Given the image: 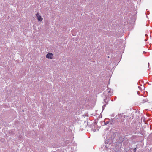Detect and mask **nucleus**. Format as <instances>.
<instances>
[{
	"label": "nucleus",
	"instance_id": "nucleus-1",
	"mask_svg": "<svg viewBox=\"0 0 152 152\" xmlns=\"http://www.w3.org/2000/svg\"><path fill=\"white\" fill-rule=\"evenodd\" d=\"M113 91L111 89L108 88L103 93V94L105 96V97L107 98L110 96L112 95Z\"/></svg>",
	"mask_w": 152,
	"mask_h": 152
},
{
	"label": "nucleus",
	"instance_id": "nucleus-2",
	"mask_svg": "<svg viewBox=\"0 0 152 152\" xmlns=\"http://www.w3.org/2000/svg\"><path fill=\"white\" fill-rule=\"evenodd\" d=\"M46 58L48 59H52L53 58V54L51 53H48L46 56Z\"/></svg>",
	"mask_w": 152,
	"mask_h": 152
},
{
	"label": "nucleus",
	"instance_id": "nucleus-3",
	"mask_svg": "<svg viewBox=\"0 0 152 152\" xmlns=\"http://www.w3.org/2000/svg\"><path fill=\"white\" fill-rule=\"evenodd\" d=\"M36 16L37 18V20L41 22L42 21L43 18L40 15H39V13H37L36 14Z\"/></svg>",
	"mask_w": 152,
	"mask_h": 152
},
{
	"label": "nucleus",
	"instance_id": "nucleus-4",
	"mask_svg": "<svg viewBox=\"0 0 152 152\" xmlns=\"http://www.w3.org/2000/svg\"><path fill=\"white\" fill-rule=\"evenodd\" d=\"M106 106V105L105 104H104L103 106H102V109H103V110L104 109V107H105Z\"/></svg>",
	"mask_w": 152,
	"mask_h": 152
},
{
	"label": "nucleus",
	"instance_id": "nucleus-5",
	"mask_svg": "<svg viewBox=\"0 0 152 152\" xmlns=\"http://www.w3.org/2000/svg\"><path fill=\"white\" fill-rule=\"evenodd\" d=\"M136 150V148H135V149H134V151H135Z\"/></svg>",
	"mask_w": 152,
	"mask_h": 152
},
{
	"label": "nucleus",
	"instance_id": "nucleus-6",
	"mask_svg": "<svg viewBox=\"0 0 152 152\" xmlns=\"http://www.w3.org/2000/svg\"><path fill=\"white\" fill-rule=\"evenodd\" d=\"M148 66H149V63H148Z\"/></svg>",
	"mask_w": 152,
	"mask_h": 152
}]
</instances>
